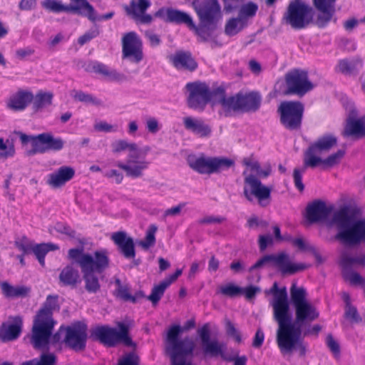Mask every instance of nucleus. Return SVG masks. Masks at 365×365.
<instances>
[{
    "instance_id": "obj_1",
    "label": "nucleus",
    "mask_w": 365,
    "mask_h": 365,
    "mask_svg": "<svg viewBox=\"0 0 365 365\" xmlns=\"http://www.w3.org/2000/svg\"><path fill=\"white\" fill-rule=\"evenodd\" d=\"M192 6L199 19L197 26L189 14L178 9L162 8L155 13V16L163 18L168 22L185 24L195 30L202 41H207L212 32L217 29L222 18L221 6L218 0H193Z\"/></svg>"
},
{
    "instance_id": "obj_2",
    "label": "nucleus",
    "mask_w": 365,
    "mask_h": 365,
    "mask_svg": "<svg viewBox=\"0 0 365 365\" xmlns=\"http://www.w3.org/2000/svg\"><path fill=\"white\" fill-rule=\"evenodd\" d=\"M68 259L78 264L81 269L85 289L90 294H96L101 284L96 273H102L109 264L106 250L96 251L94 256L85 253L83 248H72L68 252Z\"/></svg>"
},
{
    "instance_id": "obj_3",
    "label": "nucleus",
    "mask_w": 365,
    "mask_h": 365,
    "mask_svg": "<svg viewBox=\"0 0 365 365\" xmlns=\"http://www.w3.org/2000/svg\"><path fill=\"white\" fill-rule=\"evenodd\" d=\"M358 209L344 205L336 211L331 223L338 232L335 239L347 246H356L365 241V219L356 220Z\"/></svg>"
},
{
    "instance_id": "obj_4",
    "label": "nucleus",
    "mask_w": 365,
    "mask_h": 365,
    "mask_svg": "<svg viewBox=\"0 0 365 365\" xmlns=\"http://www.w3.org/2000/svg\"><path fill=\"white\" fill-rule=\"evenodd\" d=\"M113 153H120L128 150L127 163L118 162L117 166L124 170L126 175L133 178H140L143 172L148 167L149 163L145 160V157L149 151V148L144 150L139 149L135 143H128L125 140H119L112 143Z\"/></svg>"
},
{
    "instance_id": "obj_5",
    "label": "nucleus",
    "mask_w": 365,
    "mask_h": 365,
    "mask_svg": "<svg viewBox=\"0 0 365 365\" xmlns=\"http://www.w3.org/2000/svg\"><path fill=\"white\" fill-rule=\"evenodd\" d=\"M290 298L295 312L294 322H292L289 308L287 314L289 323L294 325L295 329L298 328L302 330L304 325L319 318V312L314 306L307 301V292L304 287H297L295 284H292L290 288Z\"/></svg>"
},
{
    "instance_id": "obj_6",
    "label": "nucleus",
    "mask_w": 365,
    "mask_h": 365,
    "mask_svg": "<svg viewBox=\"0 0 365 365\" xmlns=\"http://www.w3.org/2000/svg\"><path fill=\"white\" fill-rule=\"evenodd\" d=\"M197 336L200 340L202 353L204 356L215 358L220 356L226 361H233V365H246L247 358L243 355L241 356H230L225 354V344L220 342L217 339H211L210 326L209 323L204 324L197 329Z\"/></svg>"
},
{
    "instance_id": "obj_7",
    "label": "nucleus",
    "mask_w": 365,
    "mask_h": 365,
    "mask_svg": "<svg viewBox=\"0 0 365 365\" xmlns=\"http://www.w3.org/2000/svg\"><path fill=\"white\" fill-rule=\"evenodd\" d=\"M315 10L303 0L289 1L282 16V24L294 30H302L310 24H314Z\"/></svg>"
},
{
    "instance_id": "obj_8",
    "label": "nucleus",
    "mask_w": 365,
    "mask_h": 365,
    "mask_svg": "<svg viewBox=\"0 0 365 365\" xmlns=\"http://www.w3.org/2000/svg\"><path fill=\"white\" fill-rule=\"evenodd\" d=\"M302 330L295 329L289 321L278 324L276 334L277 346L282 353H291L294 350L299 352L300 356H305L307 345L301 339Z\"/></svg>"
},
{
    "instance_id": "obj_9",
    "label": "nucleus",
    "mask_w": 365,
    "mask_h": 365,
    "mask_svg": "<svg viewBox=\"0 0 365 365\" xmlns=\"http://www.w3.org/2000/svg\"><path fill=\"white\" fill-rule=\"evenodd\" d=\"M118 327V331L108 325L97 326L91 330L90 337L108 347H113L118 343H123L127 346H135V343L128 335V326L119 322Z\"/></svg>"
},
{
    "instance_id": "obj_10",
    "label": "nucleus",
    "mask_w": 365,
    "mask_h": 365,
    "mask_svg": "<svg viewBox=\"0 0 365 365\" xmlns=\"http://www.w3.org/2000/svg\"><path fill=\"white\" fill-rule=\"evenodd\" d=\"M185 88L189 93L187 104L192 109L202 111L210 101H215L217 98L218 87L210 89L204 82H190L186 84Z\"/></svg>"
},
{
    "instance_id": "obj_11",
    "label": "nucleus",
    "mask_w": 365,
    "mask_h": 365,
    "mask_svg": "<svg viewBox=\"0 0 365 365\" xmlns=\"http://www.w3.org/2000/svg\"><path fill=\"white\" fill-rule=\"evenodd\" d=\"M189 166L197 173L202 175H210L227 170L234 166L235 161L223 157H206L201 155L199 157L188 158Z\"/></svg>"
},
{
    "instance_id": "obj_12",
    "label": "nucleus",
    "mask_w": 365,
    "mask_h": 365,
    "mask_svg": "<svg viewBox=\"0 0 365 365\" xmlns=\"http://www.w3.org/2000/svg\"><path fill=\"white\" fill-rule=\"evenodd\" d=\"M56 324L54 319L35 315L31 334V344L36 349H48L50 339Z\"/></svg>"
},
{
    "instance_id": "obj_13",
    "label": "nucleus",
    "mask_w": 365,
    "mask_h": 365,
    "mask_svg": "<svg viewBox=\"0 0 365 365\" xmlns=\"http://www.w3.org/2000/svg\"><path fill=\"white\" fill-rule=\"evenodd\" d=\"M304 110V105L299 101H285L277 108L280 123L289 130L300 129Z\"/></svg>"
},
{
    "instance_id": "obj_14",
    "label": "nucleus",
    "mask_w": 365,
    "mask_h": 365,
    "mask_svg": "<svg viewBox=\"0 0 365 365\" xmlns=\"http://www.w3.org/2000/svg\"><path fill=\"white\" fill-rule=\"evenodd\" d=\"M286 95L303 96L314 88L313 83L309 80L308 73L305 71L294 69L286 73Z\"/></svg>"
},
{
    "instance_id": "obj_15",
    "label": "nucleus",
    "mask_w": 365,
    "mask_h": 365,
    "mask_svg": "<svg viewBox=\"0 0 365 365\" xmlns=\"http://www.w3.org/2000/svg\"><path fill=\"white\" fill-rule=\"evenodd\" d=\"M243 175L245 176L243 193L246 199L252 201V196H255L261 206L269 205L272 189L264 185L255 175H247L246 171H244Z\"/></svg>"
},
{
    "instance_id": "obj_16",
    "label": "nucleus",
    "mask_w": 365,
    "mask_h": 365,
    "mask_svg": "<svg viewBox=\"0 0 365 365\" xmlns=\"http://www.w3.org/2000/svg\"><path fill=\"white\" fill-rule=\"evenodd\" d=\"M337 143L336 138L331 134L324 135L311 144L304 153L305 165L315 168L322 159L318 156L322 152H327Z\"/></svg>"
},
{
    "instance_id": "obj_17",
    "label": "nucleus",
    "mask_w": 365,
    "mask_h": 365,
    "mask_svg": "<svg viewBox=\"0 0 365 365\" xmlns=\"http://www.w3.org/2000/svg\"><path fill=\"white\" fill-rule=\"evenodd\" d=\"M195 327V321L193 319L187 320L182 327L179 324H173L170 326L167 331L165 339L166 345L172 346L173 348H185L187 351L195 350V344L191 338L186 336L182 339H179L182 332L190 330Z\"/></svg>"
},
{
    "instance_id": "obj_18",
    "label": "nucleus",
    "mask_w": 365,
    "mask_h": 365,
    "mask_svg": "<svg viewBox=\"0 0 365 365\" xmlns=\"http://www.w3.org/2000/svg\"><path fill=\"white\" fill-rule=\"evenodd\" d=\"M87 330V325L81 322L68 326L66 327V334L63 342L67 347L75 351H82L86 346Z\"/></svg>"
},
{
    "instance_id": "obj_19",
    "label": "nucleus",
    "mask_w": 365,
    "mask_h": 365,
    "mask_svg": "<svg viewBox=\"0 0 365 365\" xmlns=\"http://www.w3.org/2000/svg\"><path fill=\"white\" fill-rule=\"evenodd\" d=\"M269 293L272 294L273 299L270 302L273 309V317L277 324L289 321V302L286 287L279 289L277 283L274 282Z\"/></svg>"
},
{
    "instance_id": "obj_20",
    "label": "nucleus",
    "mask_w": 365,
    "mask_h": 365,
    "mask_svg": "<svg viewBox=\"0 0 365 365\" xmlns=\"http://www.w3.org/2000/svg\"><path fill=\"white\" fill-rule=\"evenodd\" d=\"M122 58L135 64L143 60V43L135 32L127 33L123 37Z\"/></svg>"
},
{
    "instance_id": "obj_21",
    "label": "nucleus",
    "mask_w": 365,
    "mask_h": 365,
    "mask_svg": "<svg viewBox=\"0 0 365 365\" xmlns=\"http://www.w3.org/2000/svg\"><path fill=\"white\" fill-rule=\"evenodd\" d=\"M63 146L64 141L61 138H54L51 133H43L36 135L34 150H31L29 154L44 153L48 150L58 151Z\"/></svg>"
},
{
    "instance_id": "obj_22",
    "label": "nucleus",
    "mask_w": 365,
    "mask_h": 365,
    "mask_svg": "<svg viewBox=\"0 0 365 365\" xmlns=\"http://www.w3.org/2000/svg\"><path fill=\"white\" fill-rule=\"evenodd\" d=\"M336 0H312L313 8L318 11L314 24L319 29L326 27L336 12Z\"/></svg>"
},
{
    "instance_id": "obj_23",
    "label": "nucleus",
    "mask_w": 365,
    "mask_h": 365,
    "mask_svg": "<svg viewBox=\"0 0 365 365\" xmlns=\"http://www.w3.org/2000/svg\"><path fill=\"white\" fill-rule=\"evenodd\" d=\"M23 319L21 316L9 317L0 326V340L3 342L16 340L22 331Z\"/></svg>"
},
{
    "instance_id": "obj_24",
    "label": "nucleus",
    "mask_w": 365,
    "mask_h": 365,
    "mask_svg": "<svg viewBox=\"0 0 365 365\" xmlns=\"http://www.w3.org/2000/svg\"><path fill=\"white\" fill-rule=\"evenodd\" d=\"M332 211V207H327L320 200L313 201L306 209V217L310 223H316L326 220Z\"/></svg>"
},
{
    "instance_id": "obj_25",
    "label": "nucleus",
    "mask_w": 365,
    "mask_h": 365,
    "mask_svg": "<svg viewBox=\"0 0 365 365\" xmlns=\"http://www.w3.org/2000/svg\"><path fill=\"white\" fill-rule=\"evenodd\" d=\"M111 240L125 259H133L135 257L133 239L128 236L125 232L119 231L113 233Z\"/></svg>"
},
{
    "instance_id": "obj_26",
    "label": "nucleus",
    "mask_w": 365,
    "mask_h": 365,
    "mask_svg": "<svg viewBox=\"0 0 365 365\" xmlns=\"http://www.w3.org/2000/svg\"><path fill=\"white\" fill-rule=\"evenodd\" d=\"M217 93L215 102L220 104L225 110L226 117L230 116L232 111L241 112L239 93L233 96L226 97L225 88L222 86H218Z\"/></svg>"
},
{
    "instance_id": "obj_27",
    "label": "nucleus",
    "mask_w": 365,
    "mask_h": 365,
    "mask_svg": "<svg viewBox=\"0 0 365 365\" xmlns=\"http://www.w3.org/2000/svg\"><path fill=\"white\" fill-rule=\"evenodd\" d=\"M71 263L64 267L59 275L58 280L60 285L76 288L81 282V277L78 269L73 266L76 264L72 260Z\"/></svg>"
},
{
    "instance_id": "obj_28",
    "label": "nucleus",
    "mask_w": 365,
    "mask_h": 365,
    "mask_svg": "<svg viewBox=\"0 0 365 365\" xmlns=\"http://www.w3.org/2000/svg\"><path fill=\"white\" fill-rule=\"evenodd\" d=\"M75 175V170L69 166H61L48 175L47 183L53 188H58L71 180Z\"/></svg>"
},
{
    "instance_id": "obj_29",
    "label": "nucleus",
    "mask_w": 365,
    "mask_h": 365,
    "mask_svg": "<svg viewBox=\"0 0 365 365\" xmlns=\"http://www.w3.org/2000/svg\"><path fill=\"white\" fill-rule=\"evenodd\" d=\"M165 350L170 356L171 365H194L191 361L195 350L186 351L185 348L165 346Z\"/></svg>"
},
{
    "instance_id": "obj_30",
    "label": "nucleus",
    "mask_w": 365,
    "mask_h": 365,
    "mask_svg": "<svg viewBox=\"0 0 365 365\" xmlns=\"http://www.w3.org/2000/svg\"><path fill=\"white\" fill-rule=\"evenodd\" d=\"M33 98L32 92L19 90L11 96L7 103V107L14 111L24 110L31 103Z\"/></svg>"
},
{
    "instance_id": "obj_31",
    "label": "nucleus",
    "mask_w": 365,
    "mask_h": 365,
    "mask_svg": "<svg viewBox=\"0 0 365 365\" xmlns=\"http://www.w3.org/2000/svg\"><path fill=\"white\" fill-rule=\"evenodd\" d=\"M344 137L359 139L365 136V116L347 120L342 133Z\"/></svg>"
},
{
    "instance_id": "obj_32",
    "label": "nucleus",
    "mask_w": 365,
    "mask_h": 365,
    "mask_svg": "<svg viewBox=\"0 0 365 365\" xmlns=\"http://www.w3.org/2000/svg\"><path fill=\"white\" fill-rule=\"evenodd\" d=\"M183 124L186 130L200 137H207L212 131L211 128L202 119L185 117L183 118Z\"/></svg>"
},
{
    "instance_id": "obj_33",
    "label": "nucleus",
    "mask_w": 365,
    "mask_h": 365,
    "mask_svg": "<svg viewBox=\"0 0 365 365\" xmlns=\"http://www.w3.org/2000/svg\"><path fill=\"white\" fill-rule=\"evenodd\" d=\"M364 65L363 59L359 56L344 58L339 61L337 68L339 72L345 75L356 76L361 70Z\"/></svg>"
},
{
    "instance_id": "obj_34",
    "label": "nucleus",
    "mask_w": 365,
    "mask_h": 365,
    "mask_svg": "<svg viewBox=\"0 0 365 365\" xmlns=\"http://www.w3.org/2000/svg\"><path fill=\"white\" fill-rule=\"evenodd\" d=\"M239 93L241 112H255L261 104V97L257 92H250L246 94Z\"/></svg>"
},
{
    "instance_id": "obj_35",
    "label": "nucleus",
    "mask_w": 365,
    "mask_h": 365,
    "mask_svg": "<svg viewBox=\"0 0 365 365\" xmlns=\"http://www.w3.org/2000/svg\"><path fill=\"white\" fill-rule=\"evenodd\" d=\"M173 65L178 69L182 68L190 71H195L197 67V62L190 52H177L171 58Z\"/></svg>"
},
{
    "instance_id": "obj_36",
    "label": "nucleus",
    "mask_w": 365,
    "mask_h": 365,
    "mask_svg": "<svg viewBox=\"0 0 365 365\" xmlns=\"http://www.w3.org/2000/svg\"><path fill=\"white\" fill-rule=\"evenodd\" d=\"M91 70L98 74L102 75L109 81L122 82L126 81V76L119 73L115 69H110L108 67L101 63H93L91 65Z\"/></svg>"
},
{
    "instance_id": "obj_37",
    "label": "nucleus",
    "mask_w": 365,
    "mask_h": 365,
    "mask_svg": "<svg viewBox=\"0 0 365 365\" xmlns=\"http://www.w3.org/2000/svg\"><path fill=\"white\" fill-rule=\"evenodd\" d=\"M2 294L6 298L24 297L31 292V287L26 286H12L7 282H0Z\"/></svg>"
},
{
    "instance_id": "obj_38",
    "label": "nucleus",
    "mask_w": 365,
    "mask_h": 365,
    "mask_svg": "<svg viewBox=\"0 0 365 365\" xmlns=\"http://www.w3.org/2000/svg\"><path fill=\"white\" fill-rule=\"evenodd\" d=\"M41 5L45 9L53 13L66 12L78 15L79 8L77 6H69L68 4L64 5L61 1L44 0L41 2Z\"/></svg>"
},
{
    "instance_id": "obj_39",
    "label": "nucleus",
    "mask_w": 365,
    "mask_h": 365,
    "mask_svg": "<svg viewBox=\"0 0 365 365\" xmlns=\"http://www.w3.org/2000/svg\"><path fill=\"white\" fill-rule=\"evenodd\" d=\"M58 299V295H48L41 308L37 312L36 315H40L42 317H46L48 319H53V312L59 309Z\"/></svg>"
},
{
    "instance_id": "obj_40",
    "label": "nucleus",
    "mask_w": 365,
    "mask_h": 365,
    "mask_svg": "<svg viewBox=\"0 0 365 365\" xmlns=\"http://www.w3.org/2000/svg\"><path fill=\"white\" fill-rule=\"evenodd\" d=\"M287 257V254L284 252H281L277 255H266L260 258L259 260L256 262L252 267H250L249 271L252 272L255 269H257L261 268L262 266L268 264L272 263L275 266L279 267L280 265H282L283 260Z\"/></svg>"
},
{
    "instance_id": "obj_41",
    "label": "nucleus",
    "mask_w": 365,
    "mask_h": 365,
    "mask_svg": "<svg viewBox=\"0 0 365 365\" xmlns=\"http://www.w3.org/2000/svg\"><path fill=\"white\" fill-rule=\"evenodd\" d=\"M53 94L51 92H45L39 91L34 96L31 101L33 109L36 111L51 105Z\"/></svg>"
},
{
    "instance_id": "obj_42",
    "label": "nucleus",
    "mask_w": 365,
    "mask_h": 365,
    "mask_svg": "<svg viewBox=\"0 0 365 365\" xmlns=\"http://www.w3.org/2000/svg\"><path fill=\"white\" fill-rule=\"evenodd\" d=\"M355 264L365 266V255H361L359 257H351L348 253L344 252L341 255L340 265L343 271L351 270Z\"/></svg>"
},
{
    "instance_id": "obj_43",
    "label": "nucleus",
    "mask_w": 365,
    "mask_h": 365,
    "mask_svg": "<svg viewBox=\"0 0 365 365\" xmlns=\"http://www.w3.org/2000/svg\"><path fill=\"white\" fill-rule=\"evenodd\" d=\"M124 9L127 15L131 16L135 21L141 24H148L153 20V17L150 14H145V12L143 14L137 12L136 1L135 0H132L129 6H124Z\"/></svg>"
},
{
    "instance_id": "obj_44",
    "label": "nucleus",
    "mask_w": 365,
    "mask_h": 365,
    "mask_svg": "<svg viewBox=\"0 0 365 365\" xmlns=\"http://www.w3.org/2000/svg\"><path fill=\"white\" fill-rule=\"evenodd\" d=\"M246 26L245 21L240 16L230 19L225 24V34L232 36L238 34Z\"/></svg>"
},
{
    "instance_id": "obj_45",
    "label": "nucleus",
    "mask_w": 365,
    "mask_h": 365,
    "mask_svg": "<svg viewBox=\"0 0 365 365\" xmlns=\"http://www.w3.org/2000/svg\"><path fill=\"white\" fill-rule=\"evenodd\" d=\"M72 96L75 101L84 103L86 104L101 106L103 105L101 100L90 93H86L80 90H73Z\"/></svg>"
},
{
    "instance_id": "obj_46",
    "label": "nucleus",
    "mask_w": 365,
    "mask_h": 365,
    "mask_svg": "<svg viewBox=\"0 0 365 365\" xmlns=\"http://www.w3.org/2000/svg\"><path fill=\"white\" fill-rule=\"evenodd\" d=\"M58 248V247L56 245L52 244V243H43L39 245H36L33 247L32 252L36 255L37 259L38 260L39 263L43 266L45 261L44 258L46 255L49 252L52 250H56Z\"/></svg>"
},
{
    "instance_id": "obj_47",
    "label": "nucleus",
    "mask_w": 365,
    "mask_h": 365,
    "mask_svg": "<svg viewBox=\"0 0 365 365\" xmlns=\"http://www.w3.org/2000/svg\"><path fill=\"white\" fill-rule=\"evenodd\" d=\"M114 14V11H110L103 15H98L94 7L89 3V7H86L80 16L86 17L91 22H95L96 21L110 19L113 18Z\"/></svg>"
},
{
    "instance_id": "obj_48",
    "label": "nucleus",
    "mask_w": 365,
    "mask_h": 365,
    "mask_svg": "<svg viewBox=\"0 0 365 365\" xmlns=\"http://www.w3.org/2000/svg\"><path fill=\"white\" fill-rule=\"evenodd\" d=\"M308 267V265L304 263H290L289 256L287 254V257L283 260V264L279 266V269L283 274H294L297 272L306 269Z\"/></svg>"
},
{
    "instance_id": "obj_49",
    "label": "nucleus",
    "mask_w": 365,
    "mask_h": 365,
    "mask_svg": "<svg viewBox=\"0 0 365 365\" xmlns=\"http://www.w3.org/2000/svg\"><path fill=\"white\" fill-rule=\"evenodd\" d=\"M168 287L169 285L167 282L164 280L161 281L158 284L153 287L150 294L146 297V299L151 302L153 306L157 305Z\"/></svg>"
},
{
    "instance_id": "obj_50",
    "label": "nucleus",
    "mask_w": 365,
    "mask_h": 365,
    "mask_svg": "<svg viewBox=\"0 0 365 365\" xmlns=\"http://www.w3.org/2000/svg\"><path fill=\"white\" fill-rule=\"evenodd\" d=\"M158 230V227L153 224L150 225L146 232V235L144 240H141L138 242L139 245L144 250H148L155 243V232Z\"/></svg>"
},
{
    "instance_id": "obj_51",
    "label": "nucleus",
    "mask_w": 365,
    "mask_h": 365,
    "mask_svg": "<svg viewBox=\"0 0 365 365\" xmlns=\"http://www.w3.org/2000/svg\"><path fill=\"white\" fill-rule=\"evenodd\" d=\"M307 168L310 166L305 165V157L304 158V165L302 168H296L293 170V180L296 188L299 191L302 192L304 190V185L302 182V175L306 171Z\"/></svg>"
},
{
    "instance_id": "obj_52",
    "label": "nucleus",
    "mask_w": 365,
    "mask_h": 365,
    "mask_svg": "<svg viewBox=\"0 0 365 365\" xmlns=\"http://www.w3.org/2000/svg\"><path fill=\"white\" fill-rule=\"evenodd\" d=\"M242 287L237 286L232 283H230L225 286H222L220 292L226 297L231 298L236 297L242 294Z\"/></svg>"
},
{
    "instance_id": "obj_53",
    "label": "nucleus",
    "mask_w": 365,
    "mask_h": 365,
    "mask_svg": "<svg viewBox=\"0 0 365 365\" xmlns=\"http://www.w3.org/2000/svg\"><path fill=\"white\" fill-rule=\"evenodd\" d=\"M342 274L344 279L349 281L351 284L365 287V279L359 273L351 269L343 271Z\"/></svg>"
},
{
    "instance_id": "obj_54",
    "label": "nucleus",
    "mask_w": 365,
    "mask_h": 365,
    "mask_svg": "<svg viewBox=\"0 0 365 365\" xmlns=\"http://www.w3.org/2000/svg\"><path fill=\"white\" fill-rule=\"evenodd\" d=\"M225 332L226 334L232 339L237 343L242 342V336L240 331L235 327V324L228 319L225 320Z\"/></svg>"
},
{
    "instance_id": "obj_55",
    "label": "nucleus",
    "mask_w": 365,
    "mask_h": 365,
    "mask_svg": "<svg viewBox=\"0 0 365 365\" xmlns=\"http://www.w3.org/2000/svg\"><path fill=\"white\" fill-rule=\"evenodd\" d=\"M100 34V31L97 25H94L90 30L86 31L83 35L78 38V43L81 46L84 45L93 38L97 37Z\"/></svg>"
},
{
    "instance_id": "obj_56",
    "label": "nucleus",
    "mask_w": 365,
    "mask_h": 365,
    "mask_svg": "<svg viewBox=\"0 0 365 365\" xmlns=\"http://www.w3.org/2000/svg\"><path fill=\"white\" fill-rule=\"evenodd\" d=\"M258 6L253 2H249L240 8L239 16L242 19L244 17L254 16L257 11Z\"/></svg>"
},
{
    "instance_id": "obj_57",
    "label": "nucleus",
    "mask_w": 365,
    "mask_h": 365,
    "mask_svg": "<svg viewBox=\"0 0 365 365\" xmlns=\"http://www.w3.org/2000/svg\"><path fill=\"white\" fill-rule=\"evenodd\" d=\"M345 152L342 150H339L336 153H333L325 159H322L320 163L324 164L327 166L332 167L339 163L341 158L344 155Z\"/></svg>"
},
{
    "instance_id": "obj_58",
    "label": "nucleus",
    "mask_w": 365,
    "mask_h": 365,
    "mask_svg": "<svg viewBox=\"0 0 365 365\" xmlns=\"http://www.w3.org/2000/svg\"><path fill=\"white\" fill-rule=\"evenodd\" d=\"M326 344L330 351L335 356H338L340 354L341 349L338 341L334 338L331 334H327L326 337Z\"/></svg>"
},
{
    "instance_id": "obj_59",
    "label": "nucleus",
    "mask_w": 365,
    "mask_h": 365,
    "mask_svg": "<svg viewBox=\"0 0 365 365\" xmlns=\"http://www.w3.org/2000/svg\"><path fill=\"white\" fill-rule=\"evenodd\" d=\"M15 153L13 145H7L2 138H0V158H8Z\"/></svg>"
},
{
    "instance_id": "obj_60",
    "label": "nucleus",
    "mask_w": 365,
    "mask_h": 365,
    "mask_svg": "<svg viewBox=\"0 0 365 365\" xmlns=\"http://www.w3.org/2000/svg\"><path fill=\"white\" fill-rule=\"evenodd\" d=\"M344 317L354 322L361 321V318L359 317L356 308L351 305L346 306Z\"/></svg>"
},
{
    "instance_id": "obj_61",
    "label": "nucleus",
    "mask_w": 365,
    "mask_h": 365,
    "mask_svg": "<svg viewBox=\"0 0 365 365\" xmlns=\"http://www.w3.org/2000/svg\"><path fill=\"white\" fill-rule=\"evenodd\" d=\"M139 357L134 353H129L119 360L117 365H139Z\"/></svg>"
},
{
    "instance_id": "obj_62",
    "label": "nucleus",
    "mask_w": 365,
    "mask_h": 365,
    "mask_svg": "<svg viewBox=\"0 0 365 365\" xmlns=\"http://www.w3.org/2000/svg\"><path fill=\"white\" fill-rule=\"evenodd\" d=\"M261 289L259 287L250 285L242 288V294H245L247 300L254 299L257 294L259 293Z\"/></svg>"
},
{
    "instance_id": "obj_63",
    "label": "nucleus",
    "mask_w": 365,
    "mask_h": 365,
    "mask_svg": "<svg viewBox=\"0 0 365 365\" xmlns=\"http://www.w3.org/2000/svg\"><path fill=\"white\" fill-rule=\"evenodd\" d=\"M145 36L148 40L150 46L153 48L158 47L161 43L160 36L155 34L152 31H146L145 32Z\"/></svg>"
},
{
    "instance_id": "obj_64",
    "label": "nucleus",
    "mask_w": 365,
    "mask_h": 365,
    "mask_svg": "<svg viewBox=\"0 0 365 365\" xmlns=\"http://www.w3.org/2000/svg\"><path fill=\"white\" fill-rule=\"evenodd\" d=\"M56 362V357L53 354H42L38 359L39 365H54Z\"/></svg>"
}]
</instances>
